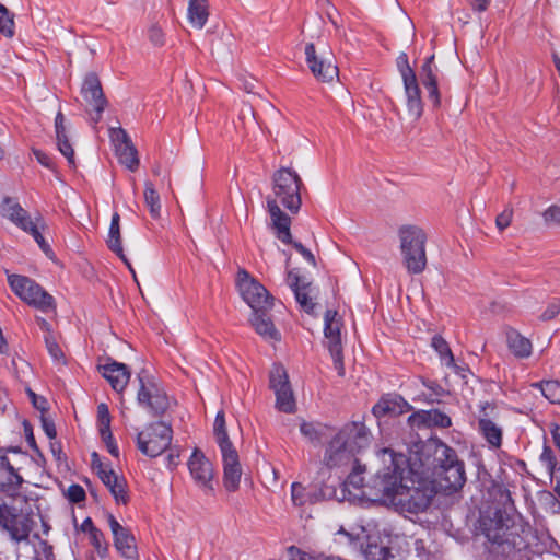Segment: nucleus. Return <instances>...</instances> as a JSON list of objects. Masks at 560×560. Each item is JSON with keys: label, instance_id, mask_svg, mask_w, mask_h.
<instances>
[{"label": "nucleus", "instance_id": "obj_1", "mask_svg": "<svg viewBox=\"0 0 560 560\" xmlns=\"http://www.w3.org/2000/svg\"><path fill=\"white\" fill-rule=\"evenodd\" d=\"M380 454L389 465L378 471L373 488L377 494L392 500L402 511L418 514L425 511L435 494L430 482L422 479L421 467L415 468L416 463H410L404 454L395 453L390 448H382Z\"/></svg>", "mask_w": 560, "mask_h": 560}, {"label": "nucleus", "instance_id": "obj_2", "mask_svg": "<svg viewBox=\"0 0 560 560\" xmlns=\"http://www.w3.org/2000/svg\"><path fill=\"white\" fill-rule=\"evenodd\" d=\"M479 528L488 540V551L494 560H529L530 555H541L546 545L528 524L516 520L506 509H495L481 514Z\"/></svg>", "mask_w": 560, "mask_h": 560}, {"label": "nucleus", "instance_id": "obj_3", "mask_svg": "<svg viewBox=\"0 0 560 560\" xmlns=\"http://www.w3.org/2000/svg\"><path fill=\"white\" fill-rule=\"evenodd\" d=\"M303 182L299 174L289 168L281 167L272 175V192L266 198L267 210L270 215V226L282 243H291V218L283 212L279 203L295 214L302 205L301 187Z\"/></svg>", "mask_w": 560, "mask_h": 560}, {"label": "nucleus", "instance_id": "obj_4", "mask_svg": "<svg viewBox=\"0 0 560 560\" xmlns=\"http://www.w3.org/2000/svg\"><path fill=\"white\" fill-rule=\"evenodd\" d=\"M422 474H432L439 488L453 493L463 488L466 482L464 463L458 460L456 452L448 445L430 441L423 444L419 452Z\"/></svg>", "mask_w": 560, "mask_h": 560}, {"label": "nucleus", "instance_id": "obj_5", "mask_svg": "<svg viewBox=\"0 0 560 560\" xmlns=\"http://www.w3.org/2000/svg\"><path fill=\"white\" fill-rule=\"evenodd\" d=\"M370 444V433L363 422L352 421L342 427L329 442L324 463L328 467L348 465L354 455Z\"/></svg>", "mask_w": 560, "mask_h": 560}, {"label": "nucleus", "instance_id": "obj_6", "mask_svg": "<svg viewBox=\"0 0 560 560\" xmlns=\"http://www.w3.org/2000/svg\"><path fill=\"white\" fill-rule=\"evenodd\" d=\"M402 261L409 273L419 275L427 267V234L418 225L407 224L398 230Z\"/></svg>", "mask_w": 560, "mask_h": 560}, {"label": "nucleus", "instance_id": "obj_7", "mask_svg": "<svg viewBox=\"0 0 560 560\" xmlns=\"http://www.w3.org/2000/svg\"><path fill=\"white\" fill-rule=\"evenodd\" d=\"M36 522L30 510H18L7 504L0 505V526L14 542H27Z\"/></svg>", "mask_w": 560, "mask_h": 560}, {"label": "nucleus", "instance_id": "obj_8", "mask_svg": "<svg viewBox=\"0 0 560 560\" xmlns=\"http://www.w3.org/2000/svg\"><path fill=\"white\" fill-rule=\"evenodd\" d=\"M172 438L173 430L171 425L159 421L149 424L137 434V446L142 454L156 457L168 448Z\"/></svg>", "mask_w": 560, "mask_h": 560}, {"label": "nucleus", "instance_id": "obj_9", "mask_svg": "<svg viewBox=\"0 0 560 560\" xmlns=\"http://www.w3.org/2000/svg\"><path fill=\"white\" fill-rule=\"evenodd\" d=\"M8 281L14 293L27 304L43 312L55 311L54 298L32 279L19 275H10Z\"/></svg>", "mask_w": 560, "mask_h": 560}, {"label": "nucleus", "instance_id": "obj_10", "mask_svg": "<svg viewBox=\"0 0 560 560\" xmlns=\"http://www.w3.org/2000/svg\"><path fill=\"white\" fill-rule=\"evenodd\" d=\"M237 287L243 300L252 307L253 312L271 308L272 296L245 269H240L237 272Z\"/></svg>", "mask_w": 560, "mask_h": 560}, {"label": "nucleus", "instance_id": "obj_11", "mask_svg": "<svg viewBox=\"0 0 560 560\" xmlns=\"http://www.w3.org/2000/svg\"><path fill=\"white\" fill-rule=\"evenodd\" d=\"M324 320L325 345L332 357L335 369L338 371V375L343 376L345 366L341 340L342 319L336 311L327 310L325 313Z\"/></svg>", "mask_w": 560, "mask_h": 560}, {"label": "nucleus", "instance_id": "obj_12", "mask_svg": "<svg viewBox=\"0 0 560 560\" xmlns=\"http://www.w3.org/2000/svg\"><path fill=\"white\" fill-rule=\"evenodd\" d=\"M269 383L276 395V408L285 413L294 412L295 399L285 369L281 365H275L270 372Z\"/></svg>", "mask_w": 560, "mask_h": 560}, {"label": "nucleus", "instance_id": "obj_13", "mask_svg": "<svg viewBox=\"0 0 560 560\" xmlns=\"http://www.w3.org/2000/svg\"><path fill=\"white\" fill-rule=\"evenodd\" d=\"M305 56L310 70L318 81L332 82L338 78L339 70L330 52L318 55L314 44L310 43L305 47Z\"/></svg>", "mask_w": 560, "mask_h": 560}, {"label": "nucleus", "instance_id": "obj_14", "mask_svg": "<svg viewBox=\"0 0 560 560\" xmlns=\"http://www.w3.org/2000/svg\"><path fill=\"white\" fill-rule=\"evenodd\" d=\"M109 136L119 163L135 172L139 166L138 151L127 131L121 127L110 128Z\"/></svg>", "mask_w": 560, "mask_h": 560}, {"label": "nucleus", "instance_id": "obj_15", "mask_svg": "<svg viewBox=\"0 0 560 560\" xmlns=\"http://www.w3.org/2000/svg\"><path fill=\"white\" fill-rule=\"evenodd\" d=\"M138 378L140 382V388L137 395L139 405L149 409L153 416L163 415L168 408L166 394L153 383L144 384L140 375Z\"/></svg>", "mask_w": 560, "mask_h": 560}, {"label": "nucleus", "instance_id": "obj_16", "mask_svg": "<svg viewBox=\"0 0 560 560\" xmlns=\"http://www.w3.org/2000/svg\"><path fill=\"white\" fill-rule=\"evenodd\" d=\"M187 465L190 476L196 485L206 491H212V480L214 476L213 467L205 454L200 450L196 448Z\"/></svg>", "mask_w": 560, "mask_h": 560}, {"label": "nucleus", "instance_id": "obj_17", "mask_svg": "<svg viewBox=\"0 0 560 560\" xmlns=\"http://www.w3.org/2000/svg\"><path fill=\"white\" fill-rule=\"evenodd\" d=\"M107 521L114 536V546L120 556L127 560H138L139 555L133 535L128 528L121 526L114 515L109 514Z\"/></svg>", "mask_w": 560, "mask_h": 560}, {"label": "nucleus", "instance_id": "obj_18", "mask_svg": "<svg viewBox=\"0 0 560 560\" xmlns=\"http://www.w3.org/2000/svg\"><path fill=\"white\" fill-rule=\"evenodd\" d=\"M81 93L83 98L93 106L95 112V121H98L102 117V113L107 106V100L104 95L101 81L96 73L90 72L85 75Z\"/></svg>", "mask_w": 560, "mask_h": 560}, {"label": "nucleus", "instance_id": "obj_19", "mask_svg": "<svg viewBox=\"0 0 560 560\" xmlns=\"http://www.w3.org/2000/svg\"><path fill=\"white\" fill-rule=\"evenodd\" d=\"M223 460V486L229 492H235L241 482L242 467L234 447L221 450Z\"/></svg>", "mask_w": 560, "mask_h": 560}, {"label": "nucleus", "instance_id": "obj_20", "mask_svg": "<svg viewBox=\"0 0 560 560\" xmlns=\"http://www.w3.org/2000/svg\"><path fill=\"white\" fill-rule=\"evenodd\" d=\"M411 406L397 394H387L383 396L372 408V413L376 418L385 416H399L408 412Z\"/></svg>", "mask_w": 560, "mask_h": 560}, {"label": "nucleus", "instance_id": "obj_21", "mask_svg": "<svg viewBox=\"0 0 560 560\" xmlns=\"http://www.w3.org/2000/svg\"><path fill=\"white\" fill-rule=\"evenodd\" d=\"M438 68L434 65V55L428 57L420 70V79L424 88L428 90V97L434 107H440L441 95L438 88L436 78Z\"/></svg>", "mask_w": 560, "mask_h": 560}, {"label": "nucleus", "instance_id": "obj_22", "mask_svg": "<svg viewBox=\"0 0 560 560\" xmlns=\"http://www.w3.org/2000/svg\"><path fill=\"white\" fill-rule=\"evenodd\" d=\"M408 423L412 428L438 427V428L444 429V428L451 427L452 421H451V418L446 413H444L438 409H432V410H427V411L422 410V411L412 413L408 418Z\"/></svg>", "mask_w": 560, "mask_h": 560}, {"label": "nucleus", "instance_id": "obj_23", "mask_svg": "<svg viewBox=\"0 0 560 560\" xmlns=\"http://www.w3.org/2000/svg\"><path fill=\"white\" fill-rule=\"evenodd\" d=\"M102 375L109 382L114 390L122 392L130 378V371L124 363L109 361L100 366Z\"/></svg>", "mask_w": 560, "mask_h": 560}, {"label": "nucleus", "instance_id": "obj_24", "mask_svg": "<svg viewBox=\"0 0 560 560\" xmlns=\"http://www.w3.org/2000/svg\"><path fill=\"white\" fill-rule=\"evenodd\" d=\"M366 537V530L363 526H351L346 528L340 525L336 532H334V541L336 544L351 547L353 549L360 548V550H362Z\"/></svg>", "mask_w": 560, "mask_h": 560}, {"label": "nucleus", "instance_id": "obj_25", "mask_svg": "<svg viewBox=\"0 0 560 560\" xmlns=\"http://www.w3.org/2000/svg\"><path fill=\"white\" fill-rule=\"evenodd\" d=\"M0 211L3 217L8 218L23 231L27 230V228L33 223L26 210H24L21 205L11 197H4L2 199Z\"/></svg>", "mask_w": 560, "mask_h": 560}, {"label": "nucleus", "instance_id": "obj_26", "mask_svg": "<svg viewBox=\"0 0 560 560\" xmlns=\"http://www.w3.org/2000/svg\"><path fill=\"white\" fill-rule=\"evenodd\" d=\"M402 82L408 114L413 120H418L423 113V103L421 100V91L417 81V77L405 80Z\"/></svg>", "mask_w": 560, "mask_h": 560}, {"label": "nucleus", "instance_id": "obj_27", "mask_svg": "<svg viewBox=\"0 0 560 560\" xmlns=\"http://www.w3.org/2000/svg\"><path fill=\"white\" fill-rule=\"evenodd\" d=\"M108 248L114 252L129 268L132 272L135 280L137 281L135 270L129 264L122 248L121 234H120V215L118 212H114L110 220L108 237L106 240Z\"/></svg>", "mask_w": 560, "mask_h": 560}, {"label": "nucleus", "instance_id": "obj_28", "mask_svg": "<svg viewBox=\"0 0 560 560\" xmlns=\"http://www.w3.org/2000/svg\"><path fill=\"white\" fill-rule=\"evenodd\" d=\"M55 131L57 145L62 155L66 156L68 163L74 167V150L69 142V138L66 129V118L63 114L59 110L55 118Z\"/></svg>", "mask_w": 560, "mask_h": 560}, {"label": "nucleus", "instance_id": "obj_29", "mask_svg": "<svg viewBox=\"0 0 560 560\" xmlns=\"http://www.w3.org/2000/svg\"><path fill=\"white\" fill-rule=\"evenodd\" d=\"M482 412L483 415L478 420V429L486 441L492 447L498 448L502 444V428L489 417L486 408H483Z\"/></svg>", "mask_w": 560, "mask_h": 560}, {"label": "nucleus", "instance_id": "obj_30", "mask_svg": "<svg viewBox=\"0 0 560 560\" xmlns=\"http://www.w3.org/2000/svg\"><path fill=\"white\" fill-rule=\"evenodd\" d=\"M506 343L509 350L517 359H527L533 353L532 341L515 329H510L506 332Z\"/></svg>", "mask_w": 560, "mask_h": 560}, {"label": "nucleus", "instance_id": "obj_31", "mask_svg": "<svg viewBox=\"0 0 560 560\" xmlns=\"http://www.w3.org/2000/svg\"><path fill=\"white\" fill-rule=\"evenodd\" d=\"M23 481L22 476H20L9 463L0 474V493L14 497L18 494Z\"/></svg>", "mask_w": 560, "mask_h": 560}, {"label": "nucleus", "instance_id": "obj_32", "mask_svg": "<svg viewBox=\"0 0 560 560\" xmlns=\"http://www.w3.org/2000/svg\"><path fill=\"white\" fill-rule=\"evenodd\" d=\"M250 324L261 337L273 340L279 339V332L270 317L266 314V311L253 312Z\"/></svg>", "mask_w": 560, "mask_h": 560}, {"label": "nucleus", "instance_id": "obj_33", "mask_svg": "<svg viewBox=\"0 0 560 560\" xmlns=\"http://www.w3.org/2000/svg\"><path fill=\"white\" fill-rule=\"evenodd\" d=\"M208 3L207 0H189L188 4V19L192 26L202 28L208 20Z\"/></svg>", "mask_w": 560, "mask_h": 560}, {"label": "nucleus", "instance_id": "obj_34", "mask_svg": "<svg viewBox=\"0 0 560 560\" xmlns=\"http://www.w3.org/2000/svg\"><path fill=\"white\" fill-rule=\"evenodd\" d=\"M213 433L219 444L220 451L234 447L228 435L225 415L223 410H220L215 416L213 423Z\"/></svg>", "mask_w": 560, "mask_h": 560}, {"label": "nucleus", "instance_id": "obj_35", "mask_svg": "<svg viewBox=\"0 0 560 560\" xmlns=\"http://www.w3.org/2000/svg\"><path fill=\"white\" fill-rule=\"evenodd\" d=\"M327 425L314 422H302L300 431L304 438L314 445L322 443L323 438L327 435Z\"/></svg>", "mask_w": 560, "mask_h": 560}, {"label": "nucleus", "instance_id": "obj_36", "mask_svg": "<svg viewBox=\"0 0 560 560\" xmlns=\"http://www.w3.org/2000/svg\"><path fill=\"white\" fill-rule=\"evenodd\" d=\"M143 195L144 202L150 210L151 217L153 219H158L161 211V201L160 196L151 182H145Z\"/></svg>", "mask_w": 560, "mask_h": 560}, {"label": "nucleus", "instance_id": "obj_37", "mask_svg": "<svg viewBox=\"0 0 560 560\" xmlns=\"http://www.w3.org/2000/svg\"><path fill=\"white\" fill-rule=\"evenodd\" d=\"M539 388L551 404H560V382L557 380L541 381L533 385Z\"/></svg>", "mask_w": 560, "mask_h": 560}, {"label": "nucleus", "instance_id": "obj_38", "mask_svg": "<svg viewBox=\"0 0 560 560\" xmlns=\"http://www.w3.org/2000/svg\"><path fill=\"white\" fill-rule=\"evenodd\" d=\"M431 346L434 348V350L439 353L441 360L447 365V366H454V355L451 351V348L447 343V341L440 335L433 336L431 340Z\"/></svg>", "mask_w": 560, "mask_h": 560}, {"label": "nucleus", "instance_id": "obj_39", "mask_svg": "<svg viewBox=\"0 0 560 560\" xmlns=\"http://www.w3.org/2000/svg\"><path fill=\"white\" fill-rule=\"evenodd\" d=\"M361 552L365 560H390V558H394L387 547L378 546L376 544H368L365 547L363 546Z\"/></svg>", "mask_w": 560, "mask_h": 560}, {"label": "nucleus", "instance_id": "obj_40", "mask_svg": "<svg viewBox=\"0 0 560 560\" xmlns=\"http://www.w3.org/2000/svg\"><path fill=\"white\" fill-rule=\"evenodd\" d=\"M291 499L294 505L303 506L306 503H313V495L306 491L300 482H293L291 486Z\"/></svg>", "mask_w": 560, "mask_h": 560}, {"label": "nucleus", "instance_id": "obj_41", "mask_svg": "<svg viewBox=\"0 0 560 560\" xmlns=\"http://www.w3.org/2000/svg\"><path fill=\"white\" fill-rule=\"evenodd\" d=\"M44 341L50 357L60 364H66V357L55 335L44 336Z\"/></svg>", "mask_w": 560, "mask_h": 560}, {"label": "nucleus", "instance_id": "obj_42", "mask_svg": "<svg viewBox=\"0 0 560 560\" xmlns=\"http://www.w3.org/2000/svg\"><path fill=\"white\" fill-rule=\"evenodd\" d=\"M0 32L7 37L14 35L13 14L2 3H0Z\"/></svg>", "mask_w": 560, "mask_h": 560}, {"label": "nucleus", "instance_id": "obj_43", "mask_svg": "<svg viewBox=\"0 0 560 560\" xmlns=\"http://www.w3.org/2000/svg\"><path fill=\"white\" fill-rule=\"evenodd\" d=\"M97 422L100 427V434L105 433L109 436L110 432V415L108 406L105 402H101L97 406Z\"/></svg>", "mask_w": 560, "mask_h": 560}, {"label": "nucleus", "instance_id": "obj_44", "mask_svg": "<svg viewBox=\"0 0 560 560\" xmlns=\"http://www.w3.org/2000/svg\"><path fill=\"white\" fill-rule=\"evenodd\" d=\"M25 232L30 233L34 237V240L39 245L40 249L46 254V256H48L49 258L54 257V252L50 248L49 244L45 241V238L40 234L37 223L33 222L27 228V230H25Z\"/></svg>", "mask_w": 560, "mask_h": 560}, {"label": "nucleus", "instance_id": "obj_45", "mask_svg": "<svg viewBox=\"0 0 560 560\" xmlns=\"http://www.w3.org/2000/svg\"><path fill=\"white\" fill-rule=\"evenodd\" d=\"M117 503L126 504L128 502V494L126 491V480L120 477L117 481L114 480L113 487L108 489Z\"/></svg>", "mask_w": 560, "mask_h": 560}, {"label": "nucleus", "instance_id": "obj_46", "mask_svg": "<svg viewBox=\"0 0 560 560\" xmlns=\"http://www.w3.org/2000/svg\"><path fill=\"white\" fill-rule=\"evenodd\" d=\"M307 289H308V284H302V288L295 289L294 295H295L296 302L301 305V307L305 312L311 313L313 311L315 304L308 298Z\"/></svg>", "mask_w": 560, "mask_h": 560}, {"label": "nucleus", "instance_id": "obj_47", "mask_svg": "<svg viewBox=\"0 0 560 560\" xmlns=\"http://www.w3.org/2000/svg\"><path fill=\"white\" fill-rule=\"evenodd\" d=\"M396 63L402 81L416 78V73L409 65L408 56L406 52H400V55L397 57Z\"/></svg>", "mask_w": 560, "mask_h": 560}, {"label": "nucleus", "instance_id": "obj_48", "mask_svg": "<svg viewBox=\"0 0 560 560\" xmlns=\"http://www.w3.org/2000/svg\"><path fill=\"white\" fill-rule=\"evenodd\" d=\"M148 38L150 43L156 47H161L165 44V34L158 24H152L148 28Z\"/></svg>", "mask_w": 560, "mask_h": 560}, {"label": "nucleus", "instance_id": "obj_49", "mask_svg": "<svg viewBox=\"0 0 560 560\" xmlns=\"http://www.w3.org/2000/svg\"><path fill=\"white\" fill-rule=\"evenodd\" d=\"M540 462L546 467V470L548 471V474L550 476H552L555 474L557 460H556L552 450L549 446L544 447V451L540 455Z\"/></svg>", "mask_w": 560, "mask_h": 560}, {"label": "nucleus", "instance_id": "obj_50", "mask_svg": "<svg viewBox=\"0 0 560 560\" xmlns=\"http://www.w3.org/2000/svg\"><path fill=\"white\" fill-rule=\"evenodd\" d=\"M544 221L547 225H560V206L552 205L547 208L542 213Z\"/></svg>", "mask_w": 560, "mask_h": 560}, {"label": "nucleus", "instance_id": "obj_51", "mask_svg": "<svg viewBox=\"0 0 560 560\" xmlns=\"http://www.w3.org/2000/svg\"><path fill=\"white\" fill-rule=\"evenodd\" d=\"M513 218V209L505 208L500 214L497 215L495 225L500 231L505 230L510 226Z\"/></svg>", "mask_w": 560, "mask_h": 560}, {"label": "nucleus", "instance_id": "obj_52", "mask_svg": "<svg viewBox=\"0 0 560 560\" xmlns=\"http://www.w3.org/2000/svg\"><path fill=\"white\" fill-rule=\"evenodd\" d=\"M560 313V299H553L540 315V319L547 322L553 319Z\"/></svg>", "mask_w": 560, "mask_h": 560}, {"label": "nucleus", "instance_id": "obj_53", "mask_svg": "<svg viewBox=\"0 0 560 560\" xmlns=\"http://www.w3.org/2000/svg\"><path fill=\"white\" fill-rule=\"evenodd\" d=\"M67 497L72 503H80L85 500V491L80 485H71L68 488Z\"/></svg>", "mask_w": 560, "mask_h": 560}, {"label": "nucleus", "instance_id": "obj_54", "mask_svg": "<svg viewBox=\"0 0 560 560\" xmlns=\"http://www.w3.org/2000/svg\"><path fill=\"white\" fill-rule=\"evenodd\" d=\"M97 476L108 489L113 487L114 480L117 481L120 478L112 468L98 471Z\"/></svg>", "mask_w": 560, "mask_h": 560}, {"label": "nucleus", "instance_id": "obj_55", "mask_svg": "<svg viewBox=\"0 0 560 560\" xmlns=\"http://www.w3.org/2000/svg\"><path fill=\"white\" fill-rule=\"evenodd\" d=\"M293 245V247L310 262L312 264L313 266L316 265V260H315V256L312 254V252L310 249H307L306 247L303 246L302 243L300 242H293L291 240V243Z\"/></svg>", "mask_w": 560, "mask_h": 560}, {"label": "nucleus", "instance_id": "obj_56", "mask_svg": "<svg viewBox=\"0 0 560 560\" xmlns=\"http://www.w3.org/2000/svg\"><path fill=\"white\" fill-rule=\"evenodd\" d=\"M101 438H102L103 442L105 443V445L107 447V451L113 456L118 457L119 456V450H118L117 444L114 441L112 431L109 432V436H107V434H105V433H101Z\"/></svg>", "mask_w": 560, "mask_h": 560}, {"label": "nucleus", "instance_id": "obj_57", "mask_svg": "<svg viewBox=\"0 0 560 560\" xmlns=\"http://www.w3.org/2000/svg\"><path fill=\"white\" fill-rule=\"evenodd\" d=\"M42 427H43V430L45 431L46 435L50 440H52L57 436L56 427H55V423L52 420L43 417L42 418Z\"/></svg>", "mask_w": 560, "mask_h": 560}, {"label": "nucleus", "instance_id": "obj_58", "mask_svg": "<svg viewBox=\"0 0 560 560\" xmlns=\"http://www.w3.org/2000/svg\"><path fill=\"white\" fill-rule=\"evenodd\" d=\"M33 154L43 166L52 168V161L45 152L34 149Z\"/></svg>", "mask_w": 560, "mask_h": 560}, {"label": "nucleus", "instance_id": "obj_59", "mask_svg": "<svg viewBox=\"0 0 560 560\" xmlns=\"http://www.w3.org/2000/svg\"><path fill=\"white\" fill-rule=\"evenodd\" d=\"M467 2L474 11L480 13L488 9L491 0H467Z\"/></svg>", "mask_w": 560, "mask_h": 560}, {"label": "nucleus", "instance_id": "obj_60", "mask_svg": "<svg viewBox=\"0 0 560 560\" xmlns=\"http://www.w3.org/2000/svg\"><path fill=\"white\" fill-rule=\"evenodd\" d=\"M348 483L353 486L354 488H360V487H363V478L361 476V472L360 471H357V469H354L349 476H348V479H347Z\"/></svg>", "mask_w": 560, "mask_h": 560}, {"label": "nucleus", "instance_id": "obj_61", "mask_svg": "<svg viewBox=\"0 0 560 560\" xmlns=\"http://www.w3.org/2000/svg\"><path fill=\"white\" fill-rule=\"evenodd\" d=\"M287 281H288V284L290 285V288L293 290V292L295 291V289L302 288V285L300 284V277H299V275L295 273L292 270H290L288 272Z\"/></svg>", "mask_w": 560, "mask_h": 560}, {"label": "nucleus", "instance_id": "obj_62", "mask_svg": "<svg viewBox=\"0 0 560 560\" xmlns=\"http://www.w3.org/2000/svg\"><path fill=\"white\" fill-rule=\"evenodd\" d=\"M91 457H92V463H91L92 468L96 471L97 475H98V471H101V470L109 469L108 467L103 465V463L101 462V458L96 452H93Z\"/></svg>", "mask_w": 560, "mask_h": 560}, {"label": "nucleus", "instance_id": "obj_63", "mask_svg": "<svg viewBox=\"0 0 560 560\" xmlns=\"http://www.w3.org/2000/svg\"><path fill=\"white\" fill-rule=\"evenodd\" d=\"M178 458H179V452L175 448H171L166 459H167V466L170 468H174L178 465Z\"/></svg>", "mask_w": 560, "mask_h": 560}, {"label": "nucleus", "instance_id": "obj_64", "mask_svg": "<svg viewBox=\"0 0 560 560\" xmlns=\"http://www.w3.org/2000/svg\"><path fill=\"white\" fill-rule=\"evenodd\" d=\"M92 542L94 547L100 550L101 549V540L103 539V533L97 529L93 528V530L90 533Z\"/></svg>", "mask_w": 560, "mask_h": 560}]
</instances>
